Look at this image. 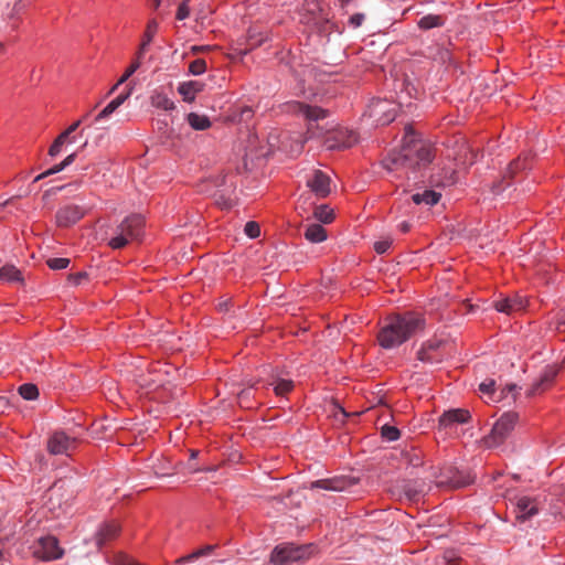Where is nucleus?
Returning <instances> with one entry per match:
<instances>
[{
    "instance_id": "f257e3e1",
    "label": "nucleus",
    "mask_w": 565,
    "mask_h": 565,
    "mask_svg": "<svg viewBox=\"0 0 565 565\" xmlns=\"http://www.w3.org/2000/svg\"><path fill=\"white\" fill-rule=\"evenodd\" d=\"M434 151L431 145L416 137L412 127H406L401 149L392 151L382 163L388 172H396L398 178L411 179L409 172L431 162Z\"/></svg>"
},
{
    "instance_id": "f03ea898",
    "label": "nucleus",
    "mask_w": 565,
    "mask_h": 565,
    "mask_svg": "<svg viewBox=\"0 0 565 565\" xmlns=\"http://www.w3.org/2000/svg\"><path fill=\"white\" fill-rule=\"evenodd\" d=\"M288 110L309 120V125L307 127V139L323 137L327 134H330L324 141L326 147L330 150L350 148L358 141L355 132L351 130L315 126L313 122L326 118L328 115L327 110L320 107L310 106L300 102H292L288 104Z\"/></svg>"
},
{
    "instance_id": "7ed1b4c3",
    "label": "nucleus",
    "mask_w": 565,
    "mask_h": 565,
    "mask_svg": "<svg viewBox=\"0 0 565 565\" xmlns=\"http://www.w3.org/2000/svg\"><path fill=\"white\" fill-rule=\"evenodd\" d=\"M424 326V318L415 312L390 317L379 331V344L386 350L397 348L422 331Z\"/></svg>"
},
{
    "instance_id": "20e7f679",
    "label": "nucleus",
    "mask_w": 565,
    "mask_h": 565,
    "mask_svg": "<svg viewBox=\"0 0 565 565\" xmlns=\"http://www.w3.org/2000/svg\"><path fill=\"white\" fill-rule=\"evenodd\" d=\"M145 220L140 214L126 216L114 231V236L108 245L114 249H120L131 242L140 239L143 234Z\"/></svg>"
},
{
    "instance_id": "39448f33",
    "label": "nucleus",
    "mask_w": 565,
    "mask_h": 565,
    "mask_svg": "<svg viewBox=\"0 0 565 565\" xmlns=\"http://www.w3.org/2000/svg\"><path fill=\"white\" fill-rule=\"evenodd\" d=\"M312 553L311 545H294L290 543L277 545L270 555L274 565H286L308 558Z\"/></svg>"
},
{
    "instance_id": "423d86ee",
    "label": "nucleus",
    "mask_w": 565,
    "mask_h": 565,
    "mask_svg": "<svg viewBox=\"0 0 565 565\" xmlns=\"http://www.w3.org/2000/svg\"><path fill=\"white\" fill-rule=\"evenodd\" d=\"M518 422L515 413H504L493 425L484 441L488 447H498L511 435Z\"/></svg>"
},
{
    "instance_id": "0eeeda50",
    "label": "nucleus",
    "mask_w": 565,
    "mask_h": 565,
    "mask_svg": "<svg viewBox=\"0 0 565 565\" xmlns=\"http://www.w3.org/2000/svg\"><path fill=\"white\" fill-rule=\"evenodd\" d=\"M397 115V105L388 99H374L367 106L364 116H367L375 125H387Z\"/></svg>"
},
{
    "instance_id": "6e6552de",
    "label": "nucleus",
    "mask_w": 565,
    "mask_h": 565,
    "mask_svg": "<svg viewBox=\"0 0 565 565\" xmlns=\"http://www.w3.org/2000/svg\"><path fill=\"white\" fill-rule=\"evenodd\" d=\"M33 554L42 561H54L63 556V550L56 537L47 535L39 539L33 548Z\"/></svg>"
},
{
    "instance_id": "1a4fd4ad",
    "label": "nucleus",
    "mask_w": 565,
    "mask_h": 565,
    "mask_svg": "<svg viewBox=\"0 0 565 565\" xmlns=\"http://www.w3.org/2000/svg\"><path fill=\"white\" fill-rule=\"evenodd\" d=\"M77 439L68 436L64 431H55L47 440V450L52 455H66L75 450Z\"/></svg>"
},
{
    "instance_id": "9d476101",
    "label": "nucleus",
    "mask_w": 565,
    "mask_h": 565,
    "mask_svg": "<svg viewBox=\"0 0 565 565\" xmlns=\"http://www.w3.org/2000/svg\"><path fill=\"white\" fill-rule=\"evenodd\" d=\"M540 511L537 498L521 495L515 498L514 512L519 521H526L536 515Z\"/></svg>"
},
{
    "instance_id": "9b49d317",
    "label": "nucleus",
    "mask_w": 565,
    "mask_h": 565,
    "mask_svg": "<svg viewBox=\"0 0 565 565\" xmlns=\"http://www.w3.org/2000/svg\"><path fill=\"white\" fill-rule=\"evenodd\" d=\"M306 183L310 191L318 198H326L331 192V179L321 170L312 171V173L307 178Z\"/></svg>"
},
{
    "instance_id": "f8f14e48",
    "label": "nucleus",
    "mask_w": 565,
    "mask_h": 565,
    "mask_svg": "<svg viewBox=\"0 0 565 565\" xmlns=\"http://www.w3.org/2000/svg\"><path fill=\"white\" fill-rule=\"evenodd\" d=\"M85 215V210L75 204L65 205L56 212V224L61 227H68L78 222Z\"/></svg>"
},
{
    "instance_id": "ddd939ff",
    "label": "nucleus",
    "mask_w": 565,
    "mask_h": 565,
    "mask_svg": "<svg viewBox=\"0 0 565 565\" xmlns=\"http://www.w3.org/2000/svg\"><path fill=\"white\" fill-rule=\"evenodd\" d=\"M527 305V300L520 296L514 295L512 297H504L494 302V308L497 311L513 315L515 312L522 311L525 309Z\"/></svg>"
},
{
    "instance_id": "4468645a",
    "label": "nucleus",
    "mask_w": 565,
    "mask_h": 565,
    "mask_svg": "<svg viewBox=\"0 0 565 565\" xmlns=\"http://www.w3.org/2000/svg\"><path fill=\"white\" fill-rule=\"evenodd\" d=\"M470 413L465 408H454L444 414L439 418V427L441 428H452L458 424H466L470 419Z\"/></svg>"
},
{
    "instance_id": "2eb2a0df",
    "label": "nucleus",
    "mask_w": 565,
    "mask_h": 565,
    "mask_svg": "<svg viewBox=\"0 0 565 565\" xmlns=\"http://www.w3.org/2000/svg\"><path fill=\"white\" fill-rule=\"evenodd\" d=\"M505 390L508 391V393L512 395V399H514L515 385H508L500 392H498L495 387V382L493 380H486L479 385V391L482 393V395L488 397L487 402L495 403L507 397L508 394H505Z\"/></svg>"
},
{
    "instance_id": "dca6fc26",
    "label": "nucleus",
    "mask_w": 565,
    "mask_h": 565,
    "mask_svg": "<svg viewBox=\"0 0 565 565\" xmlns=\"http://www.w3.org/2000/svg\"><path fill=\"white\" fill-rule=\"evenodd\" d=\"M557 367L555 365H547L544 367L540 377L533 383L530 394H536L546 390L557 375Z\"/></svg>"
},
{
    "instance_id": "f3484780",
    "label": "nucleus",
    "mask_w": 565,
    "mask_h": 565,
    "mask_svg": "<svg viewBox=\"0 0 565 565\" xmlns=\"http://www.w3.org/2000/svg\"><path fill=\"white\" fill-rule=\"evenodd\" d=\"M119 531L120 526L116 522L111 521L102 524L95 535L98 547L100 548L104 544L114 540L119 534Z\"/></svg>"
},
{
    "instance_id": "a211bd4d",
    "label": "nucleus",
    "mask_w": 565,
    "mask_h": 565,
    "mask_svg": "<svg viewBox=\"0 0 565 565\" xmlns=\"http://www.w3.org/2000/svg\"><path fill=\"white\" fill-rule=\"evenodd\" d=\"M150 104L152 107L166 111L173 110L175 108L174 102L162 88H156L151 92Z\"/></svg>"
},
{
    "instance_id": "6ab92c4d",
    "label": "nucleus",
    "mask_w": 565,
    "mask_h": 565,
    "mask_svg": "<svg viewBox=\"0 0 565 565\" xmlns=\"http://www.w3.org/2000/svg\"><path fill=\"white\" fill-rule=\"evenodd\" d=\"M203 85L198 81L182 82L178 86V93L182 96L185 103L194 102L196 94L200 93Z\"/></svg>"
},
{
    "instance_id": "aec40b11",
    "label": "nucleus",
    "mask_w": 565,
    "mask_h": 565,
    "mask_svg": "<svg viewBox=\"0 0 565 565\" xmlns=\"http://www.w3.org/2000/svg\"><path fill=\"white\" fill-rule=\"evenodd\" d=\"M268 385L274 387V392L277 396H284L294 388V382L289 379L280 376L279 372H274L270 375Z\"/></svg>"
},
{
    "instance_id": "412c9836",
    "label": "nucleus",
    "mask_w": 565,
    "mask_h": 565,
    "mask_svg": "<svg viewBox=\"0 0 565 565\" xmlns=\"http://www.w3.org/2000/svg\"><path fill=\"white\" fill-rule=\"evenodd\" d=\"M158 31V23L156 20H150L147 24L146 31L143 33L142 42L137 52L138 58H143L149 45L151 44L154 34Z\"/></svg>"
},
{
    "instance_id": "4be33fe9",
    "label": "nucleus",
    "mask_w": 565,
    "mask_h": 565,
    "mask_svg": "<svg viewBox=\"0 0 565 565\" xmlns=\"http://www.w3.org/2000/svg\"><path fill=\"white\" fill-rule=\"evenodd\" d=\"M441 194L435 190H425L422 193L412 195V201L417 205L433 206L438 203Z\"/></svg>"
},
{
    "instance_id": "5701e85b",
    "label": "nucleus",
    "mask_w": 565,
    "mask_h": 565,
    "mask_svg": "<svg viewBox=\"0 0 565 565\" xmlns=\"http://www.w3.org/2000/svg\"><path fill=\"white\" fill-rule=\"evenodd\" d=\"M456 171L452 167L444 168L443 174H434L431 177V183L436 186H449L456 183Z\"/></svg>"
},
{
    "instance_id": "b1692460",
    "label": "nucleus",
    "mask_w": 565,
    "mask_h": 565,
    "mask_svg": "<svg viewBox=\"0 0 565 565\" xmlns=\"http://www.w3.org/2000/svg\"><path fill=\"white\" fill-rule=\"evenodd\" d=\"M266 40H267L266 33H264L263 31H260L256 28H250L247 33V41H248L249 49L239 51V54L246 55L249 50L259 46Z\"/></svg>"
},
{
    "instance_id": "393cba45",
    "label": "nucleus",
    "mask_w": 565,
    "mask_h": 565,
    "mask_svg": "<svg viewBox=\"0 0 565 565\" xmlns=\"http://www.w3.org/2000/svg\"><path fill=\"white\" fill-rule=\"evenodd\" d=\"M305 237L310 243H321L327 239V232L320 224H310L305 231Z\"/></svg>"
},
{
    "instance_id": "a878e982",
    "label": "nucleus",
    "mask_w": 565,
    "mask_h": 565,
    "mask_svg": "<svg viewBox=\"0 0 565 565\" xmlns=\"http://www.w3.org/2000/svg\"><path fill=\"white\" fill-rule=\"evenodd\" d=\"M186 121L194 130H206L211 127L209 117L198 113H190L186 116Z\"/></svg>"
},
{
    "instance_id": "bb28decb",
    "label": "nucleus",
    "mask_w": 565,
    "mask_h": 565,
    "mask_svg": "<svg viewBox=\"0 0 565 565\" xmlns=\"http://www.w3.org/2000/svg\"><path fill=\"white\" fill-rule=\"evenodd\" d=\"M311 488H319L331 491H342L344 489V482L339 479H322L312 482Z\"/></svg>"
},
{
    "instance_id": "cd10ccee",
    "label": "nucleus",
    "mask_w": 565,
    "mask_h": 565,
    "mask_svg": "<svg viewBox=\"0 0 565 565\" xmlns=\"http://www.w3.org/2000/svg\"><path fill=\"white\" fill-rule=\"evenodd\" d=\"M0 279L7 282L21 281V271L13 265H4L0 268Z\"/></svg>"
},
{
    "instance_id": "c85d7f7f",
    "label": "nucleus",
    "mask_w": 565,
    "mask_h": 565,
    "mask_svg": "<svg viewBox=\"0 0 565 565\" xmlns=\"http://www.w3.org/2000/svg\"><path fill=\"white\" fill-rule=\"evenodd\" d=\"M74 141L75 138L68 139L67 134L61 132L49 148V156L52 158L57 157L62 152L63 146L65 143H72Z\"/></svg>"
},
{
    "instance_id": "c756f323",
    "label": "nucleus",
    "mask_w": 565,
    "mask_h": 565,
    "mask_svg": "<svg viewBox=\"0 0 565 565\" xmlns=\"http://www.w3.org/2000/svg\"><path fill=\"white\" fill-rule=\"evenodd\" d=\"M444 24L443 18L437 14H427L418 21V26L423 30H429Z\"/></svg>"
},
{
    "instance_id": "7c9ffc66",
    "label": "nucleus",
    "mask_w": 565,
    "mask_h": 565,
    "mask_svg": "<svg viewBox=\"0 0 565 565\" xmlns=\"http://www.w3.org/2000/svg\"><path fill=\"white\" fill-rule=\"evenodd\" d=\"M313 215L318 221L326 223V224L332 222V220L334 217L333 210L327 204L317 206L315 209Z\"/></svg>"
},
{
    "instance_id": "2f4dec72",
    "label": "nucleus",
    "mask_w": 565,
    "mask_h": 565,
    "mask_svg": "<svg viewBox=\"0 0 565 565\" xmlns=\"http://www.w3.org/2000/svg\"><path fill=\"white\" fill-rule=\"evenodd\" d=\"M212 551V546H205L203 548H200L189 555H185V556H182V557H179L177 561H175V564L178 565H185L188 563H191V562H194L195 559H198L199 557L203 556V555H209L210 552Z\"/></svg>"
},
{
    "instance_id": "473e14b6",
    "label": "nucleus",
    "mask_w": 565,
    "mask_h": 565,
    "mask_svg": "<svg viewBox=\"0 0 565 565\" xmlns=\"http://www.w3.org/2000/svg\"><path fill=\"white\" fill-rule=\"evenodd\" d=\"M150 379H141L139 381V385L148 388L157 387L162 384V380L160 379V371L156 367L150 371Z\"/></svg>"
},
{
    "instance_id": "72a5a7b5",
    "label": "nucleus",
    "mask_w": 565,
    "mask_h": 565,
    "mask_svg": "<svg viewBox=\"0 0 565 565\" xmlns=\"http://www.w3.org/2000/svg\"><path fill=\"white\" fill-rule=\"evenodd\" d=\"M20 395L26 401H33L39 396V390L34 384H23L19 387Z\"/></svg>"
},
{
    "instance_id": "f704fd0d",
    "label": "nucleus",
    "mask_w": 565,
    "mask_h": 565,
    "mask_svg": "<svg viewBox=\"0 0 565 565\" xmlns=\"http://www.w3.org/2000/svg\"><path fill=\"white\" fill-rule=\"evenodd\" d=\"M142 58H138L136 55V58L131 62V64L126 68L125 73L120 76L118 79V84H124L128 81L130 76H132L138 68L141 66Z\"/></svg>"
},
{
    "instance_id": "c9c22d12",
    "label": "nucleus",
    "mask_w": 565,
    "mask_h": 565,
    "mask_svg": "<svg viewBox=\"0 0 565 565\" xmlns=\"http://www.w3.org/2000/svg\"><path fill=\"white\" fill-rule=\"evenodd\" d=\"M550 328L559 333H565V311L558 312L550 322Z\"/></svg>"
},
{
    "instance_id": "e433bc0d",
    "label": "nucleus",
    "mask_w": 565,
    "mask_h": 565,
    "mask_svg": "<svg viewBox=\"0 0 565 565\" xmlns=\"http://www.w3.org/2000/svg\"><path fill=\"white\" fill-rule=\"evenodd\" d=\"M382 437L388 441H395L399 438V430L395 426L384 425L381 428Z\"/></svg>"
},
{
    "instance_id": "4c0bfd02",
    "label": "nucleus",
    "mask_w": 565,
    "mask_h": 565,
    "mask_svg": "<svg viewBox=\"0 0 565 565\" xmlns=\"http://www.w3.org/2000/svg\"><path fill=\"white\" fill-rule=\"evenodd\" d=\"M206 71V63L202 58L192 61L189 65V72L192 75H201Z\"/></svg>"
},
{
    "instance_id": "58836bf2",
    "label": "nucleus",
    "mask_w": 565,
    "mask_h": 565,
    "mask_svg": "<svg viewBox=\"0 0 565 565\" xmlns=\"http://www.w3.org/2000/svg\"><path fill=\"white\" fill-rule=\"evenodd\" d=\"M47 266L53 270L64 269L70 265V259L64 257H56L47 259Z\"/></svg>"
},
{
    "instance_id": "ea45409f",
    "label": "nucleus",
    "mask_w": 565,
    "mask_h": 565,
    "mask_svg": "<svg viewBox=\"0 0 565 565\" xmlns=\"http://www.w3.org/2000/svg\"><path fill=\"white\" fill-rule=\"evenodd\" d=\"M244 233L249 238H257L260 235V227L257 222L249 221L245 224Z\"/></svg>"
},
{
    "instance_id": "a19ab883",
    "label": "nucleus",
    "mask_w": 565,
    "mask_h": 565,
    "mask_svg": "<svg viewBox=\"0 0 565 565\" xmlns=\"http://www.w3.org/2000/svg\"><path fill=\"white\" fill-rule=\"evenodd\" d=\"M64 166L62 163H58V164H55L53 166L52 168L47 169L46 171L40 173L39 175H36L34 178V182H38L49 175H52V174H55V173H58L61 172L62 170H64Z\"/></svg>"
},
{
    "instance_id": "79ce46f5",
    "label": "nucleus",
    "mask_w": 565,
    "mask_h": 565,
    "mask_svg": "<svg viewBox=\"0 0 565 565\" xmlns=\"http://www.w3.org/2000/svg\"><path fill=\"white\" fill-rule=\"evenodd\" d=\"M118 107L111 102L96 116L95 121L98 122L108 118Z\"/></svg>"
},
{
    "instance_id": "37998d69",
    "label": "nucleus",
    "mask_w": 565,
    "mask_h": 565,
    "mask_svg": "<svg viewBox=\"0 0 565 565\" xmlns=\"http://www.w3.org/2000/svg\"><path fill=\"white\" fill-rule=\"evenodd\" d=\"M113 565H138L131 557L126 554H118L113 561Z\"/></svg>"
},
{
    "instance_id": "c03bdc74",
    "label": "nucleus",
    "mask_w": 565,
    "mask_h": 565,
    "mask_svg": "<svg viewBox=\"0 0 565 565\" xmlns=\"http://www.w3.org/2000/svg\"><path fill=\"white\" fill-rule=\"evenodd\" d=\"M188 2H189V0H183L182 3L178 8L177 19L180 21L186 19L190 14Z\"/></svg>"
},
{
    "instance_id": "a18cd8bd",
    "label": "nucleus",
    "mask_w": 565,
    "mask_h": 565,
    "mask_svg": "<svg viewBox=\"0 0 565 565\" xmlns=\"http://www.w3.org/2000/svg\"><path fill=\"white\" fill-rule=\"evenodd\" d=\"M365 19V15L363 13H355L350 17L349 24L356 29L362 25L363 21Z\"/></svg>"
},
{
    "instance_id": "49530a36",
    "label": "nucleus",
    "mask_w": 565,
    "mask_h": 565,
    "mask_svg": "<svg viewBox=\"0 0 565 565\" xmlns=\"http://www.w3.org/2000/svg\"><path fill=\"white\" fill-rule=\"evenodd\" d=\"M132 93V88L130 87L126 93L118 95L116 98L111 100L118 108L130 97Z\"/></svg>"
},
{
    "instance_id": "de8ad7c7",
    "label": "nucleus",
    "mask_w": 565,
    "mask_h": 565,
    "mask_svg": "<svg viewBox=\"0 0 565 565\" xmlns=\"http://www.w3.org/2000/svg\"><path fill=\"white\" fill-rule=\"evenodd\" d=\"M132 93V88L130 87L126 93L118 95L116 98L111 100L118 108L130 97Z\"/></svg>"
},
{
    "instance_id": "09e8293b",
    "label": "nucleus",
    "mask_w": 565,
    "mask_h": 565,
    "mask_svg": "<svg viewBox=\"0 0 565 565\" xmlns=\"http://www.w3.org/2000/svg\"><path fill=\"white\" fill-rule=\"evenodd\" d=\"M391 246L390 241H380L374 244L376 253L384 254Z\"/></svg>"
},
{
    "instance_id": "8fccbe9b",
    "label": "nucleus",
    "mask_w": 565,
    "mask_h": 565,
    "mask_svg": "<svg viewBox=\"0 0 565 565\" xmlns=\"http://www.w3.org/2000/svg\"><path fill=\"white\" fill-rule=\"evenodd\" d=\"M524 168H525L524 162L521 159H518V160H515V161L510 163V166H509V173H514L518 170L524 169Z\"/></svg>"
},
{
    "instance_id": "3c124183",
    "label": "nucleus",
    "mask_w": 565,
    "mask_h": 565,
    "mask_svg": "<svg viewBox=\"0 0 565 565\" xmlns=\"http://www.w3.org/2000/svg\"><path fill=\"white\" fill-rule=\"evenodd\" d=\"M82 120H77L73 122L66 130L63 131V134H67V138L72 139L71 135L79 127Z\"/></svg>"
},
{
    "instance_id": "603ef678",
    "label": "nucleus",
    "mask_w": 565,
    "mask_h": 565,
    "mask_svg": "<svg viewBox=\"0 0 565 565\" xmlns=\"http://www.w3.org/2000/svg\"><path fill=\"white\" fill-rule=\"evenodd\" d=\"M75 158H76V153L73 152V153L68 154L61 163L64 166V168H66L75 161Z\"/></svg>"
},
{
    "instance_id": "864d4df0",
    "label": "nucleus",
    "mask_w": 565,
    "mask_h": 565,
    "mask_svg": "<svg viewBox=\"0 0 565 565\" xmlns=\"http://www.w3.org/2000/svg\"><path fill=\"white\" fill-rule=\"evenodd\" d=\"M397 227L402 233H407L411 230L412 224L408 221H403L397 225Z\"/></svg>"
},
{
    "instance_id": "5fc2aeb1",
    "label": "nucleus",
    "mask_w": 565,
    "mask_h": 565,
    "mask_svg": "<svg viewBox=\"0 0 565 565\" xmlns=\"http://www.w3.org/2000/svg\"><path fill=\"white\" fill-rule=\"evenodd\" d=\"M418 359L420 361H423V362H429L430 361L429 358L427 356L426 350H424V349L418 352Z\"/></svg>"
},
{
    "instance_id": "6e6d98bb",
    "label": "nucleus",
    "mask_w": 565,
    "mask_h": 565,
    "mask_svg": "<svg viewBox=\"0 0 565 565\" xmlns=\"http://www.w3.org/2000/svg\"><path fill=\"white\" fill-rule=\"evenodd\" d=\"M446 58L447 60L450 58V53L447 50L443 51V53H441V60L446 61Z\"/></svg>"
},
{
    "instance_id": "4d7b16f0",
    "label": "nucleus",
    "mask_w": 565,
    "mask_h": 565,
    "mask_svg": "<svg viewBox=\"0 0 565 565\" xmlns=\"http://www.w3.org/2000/svg\"><path fill=\"white\" fill-rule=\"evenodd\" d=\"M151 1H152V6L154 9H158L160 7L161 0H151Z\"/></svg>"
},
{
    "instance_id": "13d9d810",
    "label": "nucleus",
    "mask_w": 565,
    "mask_h": 565,
    "mask_svg": "<svg viewBox=\"0 0 565 565\" xmlns=\"http://www.w3.org/2000/svg\"><path fill=\"white\" fill-rule=\"evenodd\" d=\"M121 84H118V82L110 88L109 94H113Z\"/></svg>"
},
{
    "instance_id": "bf43d9fd",
    "label": "nucleus",
    "mask_w": 565,
    "mask_h": 565,
    "mask_svg": "<svg viewBox=\"0 0 565 565\" xmlns=\"http://www.w3.org/2000/svg\"><path fill=\"white\" fill-rule=\"evenodd\" d=\"M249 394V391H243L241 394H239V399L242 401L244 396L248 395Z\"/></svg>"
},
{
    "instance_id": "052dcab7",
    "label": "nucleus",
    "mask_w": 565,
    "mask_h": 565,
    "mask_svg": "<svg viewBox=\"0 0 565 565\" xmlns=\"http://www.w3.org/2000/svg\"><path fill=\"white\" fill-rule=\"evenodd\" d=\"M353 0H340L341 4L342 6H347L349 4L350 2H352Z\"/></svg>"
},
{
    "instance_id": "680f3d73",
    "label": "nucleus",
    "mask_w": 565,
    "mask_h": 565,
    "mask_svg": "<svg viewBox=\"0 0 565 565\" xmlns=\"http://www.w3.org/2000/svg\"><path fill=\"white\" fill-rule=\"evenodd\" d=\"M196 456H198V451L196 450H192L191 451V458L194 459V458H196Z\"/></svg>"
},
{
    "instance_id": "e2e57ef3",
    "label": "nucleus",
    "mask_w": 565,
    "mask_h": 565,
    "mask_svg": "<svg viewBox=\"0 0 565 565\" xmlns=\"http://www.w3.org/2000/svg\"><path fill=\"white\" fill-rule=\"evenodd\" d=\"M3 50H4V45H3V43H2V42H0V53H2V52H3Z\"/></svg>"
},
{
    "instance_id": "0e129e2a",
    "label": "nucleus",
    "mask_w": 565,
    "mask_h": 565,
    "mask_svg": "<svg viewBox=\"0 0 565 565\" xmlns=\"http://www.w3.org/2000/svg\"><path fill=\"white\" fill-rule=\"evenodd\" d=\"M85 277H86V274H85V273H81V274H78V279H79V278H85Z\"/></svg>"
}]
</instances>
